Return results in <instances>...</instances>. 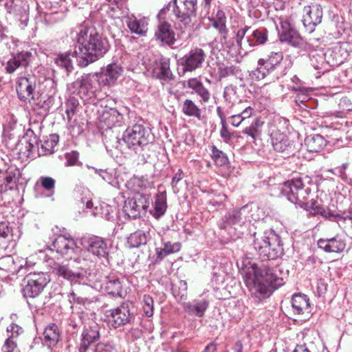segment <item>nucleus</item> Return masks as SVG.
<instances>
[{
  "label": "nucleus",
  "mask_w": 352,
  "mask_h": 352,
  "mask_svg": "<svg viewBox=\"0 0 352 352\" xmlns=\"http://www.w3.org/2000/svg\"><path fill=\"white\" fill-rule=\"evenodd\" d=\"M7 331L11 333L10 336H14V339L23 333V329L16 324H11L8 328Z\"/></svg>",
  "instance_id": "5fc2aeb1"
},
{
  "label": "nucleus",
  "mask_w": 352,
  "mask_h": 352,
  "mask_svg": "<svg viewBox=\"0 0 352 352\" xmlns=\"http://www.w3.org/2000/svg\"><path fill=\"white\" fill-rule=\"evenodd\" d=\"M53 272L57 275L62 276L63 278L66 277V267L59 263H54L53 266Z\"/></svg>",
  "instance_id": "864d4df0"
},
{
  "label": "nucleus",
  "mask_w": 352,
  "mask_h": 352,
  "mask_svg": "<svg viewBox=\"0 0 352 352\" xmlns=\"http://www.w3.org/2000/svg\"><path fill=\"white\" fill-rule=\"evenodd\" d=\"M94 352H111V351L108 346L104 345L102 344H98L96 346Z\"/></svg>",
  "instance_id": "774afa93"
},
{
  "label": "nucleus",
  "mask_w": 352,
  "mask_h": 352,
  "mask_svg": "<svg viewBox=\"0 0 352 352\" xmlns=\"http://www.w3.org/2000/svg\"><path fill=\"white\" fill-rule=\"evenodd\" d=\"M32 54L29 52H21L10 59L6 67V71L8 74L14 72L19 67L28 66Z\"/></svg>",
  "instance_id": "393cba45"
},
{
  "label": "nucleus",
  "mask_w": 352,
  "mask_h": 352,
  "mask_svg": "<svg viewBox=\"0 0 352 352\" xmlns=\"http://www.w3.org/2000/svg\"><path fill=\"white\" fill-rule=\"evenodd\" d=\"M206 57V54L201 48L195 47L180 59V64L184 72H193L202 67Z\"/></svg>",
  "instance_id": "4468645a"
},
{
  "label": "nucleus",
  "mask_w": 352,
  "mask_h": 352,
  "mask_svg": "<svg viewBox=\"0 0 352 352\" xmlns=\"http://www.w3.org/2000/svg\"><path fill=\"white\" fill-rule=\"evenodd\" d=\"M40 181L42 186L47 190L54 189L55 185V180L50 177H41Z\"/></svg>",
  "instance_id": "3c124183"
},
{
  "label": "nucleus",
  "mask_w": 352,
  "mask_h": 352,
  "mask_svg": "<svg viewBox=\"0 0 352 352\" xmlns=\"http://www.w3.org/2000/svg\"><path fill=\"white\" fill-rule=\"evenodd\" d=\"M230 124L236 127H238L240 124L245 123L243 120V118H241L239 113L230 116Z\"/></svg>",
  "instance_id": "052dcab7"
},
{
  "label": "nucleus",
  "mask_w": 352,
  "mask_h": 352,
  "mask_svg": "<svg viewBox=\"0 0 352 352\" xmlns=\"http://www.w3.org/2000/svg\"><path fill=\"white\" fill-rule=\"evenodd\" d=\"M60 330L58 326L54 323L47 326L43 334V344L47 346L54 352H59L56 350L60 341Z\"/></svg>",
  "instance_id": "aec40b11"
},
{
  "label": "nucleus",
  "mask_w": 352,
  "mask_h": 352,
  "mask_svg": "<svg viewBox=\"0 0 352 352\" xmlns=\"http://www.w3.org/2000/svg\"><path fill=\"white\" fill-rule=\"evenodd\" d=\"M227 221L229 224L236 225L241 222V212L234 210L228 214Z\"/></svg>",
  "instance_id": "09e8293b"
},
{
  "label": "nucleus",
  "mask_w": 352,
  "mask_h": 352,
  "mask_svg": "<svg viewBox=\"0 0 352 352\" xmlns=\"http://www.w3.org/2000/svg\"><path fill=\"white\" fill-rule=\"evenodd\" d=\"M53 248L57 254V256H54L57 260L59 259V256H63L66 250V236L64 235H59L54 239L52 243Z\"/></svg>",
  "instance_id": "ea45409f"
},
{
  "label": "nucleus",
  "mask_w": 352,
  "mask_h": 352,
  "mask_svg": "<svg viewBox=\"0 0 352 352\" xmlns=\"http://www.w3.org/2000/svg\"><path fill=\"white\" fill-rule=\"evenodd\" d=\"M126 25L132 33L144 36L148 32V19L146 17L140 19L134 15L128 16Z\"/></svg>",
  "instance_id": "5701e85b"
},
{
  "label": "nucleus",
  "mask_w": 352,
  "mask_h": 352,
  "mask_svg": "<svg viewBox=\"0 0 352 352\" xmlns=\"http://www.w3.org/2000/svg\"><path fill=\"white\" fill-rule=\"evenodd\" d=\"M36 82L34 78H19L16 86L19 98L23 101L30 100L33 97Z\"/></svg>",
  "instance_id": "6ab92c4d"
},
{
  "label": "nucleus",
  "mask_w": 352,
  "mask_h": 352,
  "mask_svg": "<svg viewBox=\"0 0 352 352\" xmlns=\"http://www.w3.org/2000/svg\"><path fill=\"white\" fill-rule=\"evenodd\" d=\"M95 81L97 82V80L94 74H84L73 82V87L80 89V92L94 93L98 89L96 85L94 84Z\"/></svg>",
  "instance_id": "bb28decb"
},
{
  "label": "nucleus",
  "mask_w": 352,
  "mask_h": 352,
  "mask_svg": "<svg viewBox=\"0 0 352 352\" xmlns=\"http://www.w3.org/2000/svg\"><path fill=\"white\" fill-rule=\"evenodd\" d=\"M223 98L228 104H233L238 100L236 87L232 85L226 86L224 88Z\"/></svg>",
  "instance_id": "79ce46f5"
},
{
  "label": "nucleus",
  "mask_w": 352,
  "mask_h": 352,
  "mask_svg": "<svg viewBox=\"0 0 352 352\" xmlns=\"http://www.w3.org/2000/svg\"><path fill=\"white\" fill-rule=\"evenodd\" d=\"M221 125L222 127L220 131L221 137L224 140L225 142H228L232 138V134L229 132L226 123Z\"/></svg>",
  "instance_id": "e2e57ef3"
},
{
  "label": "nucleus",
  "mask_w": 352,
  "mask_h": 352,
  "mask_svg": "<svg viewBox=\"0 0 352 352\" xmlns=\"http://www.w3.org/2000/svg\"><path fill=\"white\" fill-rule=\"evenodd\" d=\"M158 77L164 80L172 79L173 74L170 69V63L168 60H162L160 62L159 67Z\"/></svg>",
  "instance_id": "a19ab883"
},
{
  "label": "nucleus",
  "mask_w": 352,
  "mask_h": 352,
  "mask_svg": "<svg viewBox=\"0 0 352 352\" xmlns=\"http://www.w3.org/2000/svg\"><path fill=\"white\" fill-rule=\"evenodd\" d=\"M182 111L187 116L201 120V110L192 100L186 99L184 101Z\"/></svg>",
  "instance_id": "f704fd0d"
},
{
  "label": "nucleus",
  "mask_w": 352,
  "mask_h": 352,
  "mask_svg": "<svg viewBox=\"0 0 352 352\" xmlns=\"http://www.w3.org/2000/svg\"><path fill=\"white\" fill-rule=\"evenodd\" d=\"M72 37L79 44L78 51L67 52V71L72 58L80 67H84L103 56L109 50L108 41L93 27L85 25L78 28L75 32H71Z\"/></svg>",
  "instance_id": "f257e3e1"
},
{
  "label": "nucleus",
  "mask_w": 352,
  "mask_h": 352,
  "mask_svg": "<svg viewBox=\"0 0 352 352\" xmlns=\"http://www.w3.org/2000/svg\"><path fill=\"white\" fill-rule=\"evenodd\" d=\"M311 192L309 186L305 184L300 178L285 182L282 188V193L287 196L288 200L301 207L308 206Z\"/></svg>",
  "instance_id": "6e6552de"
},
{
  "label": "nucleus",
  "mask_w": 352,
  "mask_h": 352,
  "mask_svg": "<svg viewBox=\"0 0 352 352\" xmlns=\"http://www.w3.org/2000/svg\"><path fill=\"white\" fill-rule=\"evenodd\" d=\"M155 40L168 46H172L175 43V33L171 28V25L168 22H162L157 26L155 32Z\"/></svg>",
  "instance_id": "412c9836"
},
{
  "label": "nucleus",
  "mask_w": 352,
  "mask_h": 352,
  "mask_svg": "<svg viewBox=\"0 0 352 352\" xmlns=\"http://www.w3.org/2000/svg\"><path fill=\"white\" fill-rule=\"evenodd\" d=\"M254 111L251 107H246L240 114L245 123L247 120L254 114Z\"/></svg>",
  "instance_id": "bf43d9fd"
},
{
  "label": "nucleus",
  "mask_w": 352,
  "mask_h": 352,
  "mask_svg": "<svg viewBox=\"0 0 352 352\" xmlns=\"http://www.w3.org/2000/svg\"><path fill=\"white\" fill-rule=\"evenodd\" d=\"M341 50L342 47L338 46L329 49L326 52V56L329 59L328 61L331 62V64L335 65L341 64L344 59L342 54H339Z\"/></svg>",
  "instance_id": "58836bf2"
},
{
  "label": "nucleus",
  "mask_w": 352,
  "mask_h": 352,
  "mask_svg": "<svg viewBox=\"0 0 352 352\" xmlns=\"http://www.w3.org/2000/svg\"><path fill=\"white\" fill-rule=\"evenodd\" d=\"M54 63L57 66L66 67V54L63 53L57 54L54 58Z\"/></svg>",
  "instance_id": "13d9d810"
},
{
  "label": "nucleus",
  "mask_w": 352,
  "mask_h": 352,
  "mask_svg": "<svg viewBox=\"0 0 352 352\" xmlns=\"http://www.w3.org/2000/svg\"><path fill=\"white\" fill-rule=\"evenodd\" d=\"M122 68L116 63L109 64L102 72L94 74L98 85H111L113 84L122 73Z\"/></svg>",
  "instance_id": "f3484780"
},
{
  "label": "nucleus",
  "mask_w": 352,
  "mask_h": 352,
  "mask_svg": "<svg viewBox=\"0 0 352 352\" xmlns=\"http://www.w3.org/2000/svg\"><path fill=\"white\" fill-rule=\"evenodd\" d=\"M323 15L322 8L320 5L312 3L303 8L302 23L307 32L311 33L316 26L322 21Z\"/></svg>",
  "instance_id": "f8f14e48"
},
{
  "label": "nucleus",
  "mask_w": 352,
  "mask_h": 352,
  "mask_svg": "<svg viewBox=\"0 0 352 352\" xmlns=\"http://www.w3.org/2000/svg\"><path fill=\"white\" fill-rule=\"evenodd\" d=\"M129 335H130L134 339H138V338H140V336L142 335V331H141V330H140L138 328L131 329L129 331Z\"/></svg>",
  "instance_id": "338daca9"
},
{
  "label": "nucleus",
  "mask_w": 352,
  "mask_h": 352,
  "mask_svg": "<svg viewBox=\"0 0 352 352\" xmlns=\"http://www.w3.org/2000/svg\"><path fill=\"white\" fill-rule=\"evenodd\" d=\"M49 281V276L43 272L28 274L22 284L23 297L28 299L38 296Z\"/></svg>",
  "instance_id": "1a4fd4ad"
},
{
  "label": "nucleus",
  "mask_w": 352,
  "mask_h": 352,
  "mask_svg": "<svg viewBox=\"0 0 352 352\" xmlns=\"http://www.w3.org/2000/svg\"><path fill=\"white\" fill-rule=\"evenodd\" d=\"M212 26L215 28L221 35V43L229 52H232L234 43L230 41H228V30L226 26L227 19L224 12L219 10L214 18L210 19Z\"/></svg>",
  "instance_id": "dca6fc26"
},
{
  "label": "nucleus",
  "mask_w": 352,
  "mask_h": 352,
  "mask_svg": "<svg viewBox=\"0 0 352 352\" xmlns=\"http://www.w3.org/2000/svg\"><path fill=\"white\" fill-rule=\"evenodd\" d=\"M279 37L282 42H287L294 47H301L304 45V41L298 32L291 27L287 21H282L280 23V30H279Z\"/></svg>",
  "instance_id": "a211bd4d"
},
{
  "label": "nucleus",
  "mask_w": 352,
  "mask_h": 352,
  "mask_svg": "<svg viewBox=\"0 0 352 352\" xmlns=\"http://www.w3.org/2000/svg\"><path fill=\"white\" fill-rule=\"evenodd\" d=\"M235 74V67L233 66L221 65L219 67L218 74L220 78H226Z\"/></svg>",
  "instance_id": "de8ad7c7"
},
{
  "label": "nucleus",
  "mask_w": 352,
  "mask_h": 352,
  "mask_svg": "<svg viewBox=\"0 0 352 352\" xmlns=\"http://www.w3.org/2000/svg\"><path fill=\"white\" fill-rule=\"evenodd\" d=\"M209 305L208 300L195 299L192 302L183 303V307L186 312L190 316L203 317Z\"/></svg>",
  "instance_id": "b1692460"
},
{
  "label": "nucleus",
  "mask_w": 352,
  "mask_h": 352,
  "mask_svg": "<svg viewBox=\"0 0 352 352\" xmlns=\"http://www.w3.org/2000/svg\"><path fill=\"white\" fill-rule=\"evenodd\" d=\"M276 68L265 58H259L257 67L251 73V77L255 80H261L272 73Z\"/></svg>",
  "instance_id": "a878e982"
},
{
  "label": "nucleus",
  "mask_w": 352,
  "mask_h": 352,
  "mask_svg": "<svg viewBox=\"0 0 352 352\" xmlns=\"http://www.w3.org/2000/svg\"><path fill=\"white\" fill-rule=\"evenodd\" d=\"M85 243L87 245L86 248L87 251L99 258L106 257L108 255L107 245L105 241L99 236H92L86 239L85 238L75 239L67 236V251L72 249L76 256L74 259L70 256L69 265H73L75 263L80 262V253L81 252V247H85ZM69 252H67V254Z\"/></svg>",
  "instance_id": "7ed1b4c3"
},
{
  "label": "nucleus",
  "mask_w": 352,
  "mask_h": 352,
  "mask_svg": "<svg viewBox=\"0 0 352 352\" xmlns=\"http://www.w3.org/2000/svg\"><path fill=\"white\" fill-rule=\"evenodd\" d=\"M346 166L347 164H344L341 166L337 167L334 169H329L327 171L332 173L335 175L344 178L345 177V170L346 168Z\"/></svg>",
  "instance_id": "4d7b16f0"
},
{
  "label": "nucleus",
  "mask_w": 352,
  "mask_h": 352,
  "mask_svg": "<svg viewBox=\"0 0 352 352\" xmlns=\"http://www.w3.org/2000/svg\"><path fill=\"white\" fill-rule=\"evenodd\" d=\"M318 248L326 252H342L346 247L345 241L338 235L332 238L320 239L318 241Z\"/></svg>",
  "instance_id": "4be33fe9"
},
{
  "label": "nucleus",
  "mask_w": 352,
  "mask_h": 352,
  "mask_svg": "<svg viewBox=\"0 0 352 352\" xmlns=\"http://www.w3.org/2000/svg\"><path fill=\"white\" fill-rule=\"evenodd\" d=\"M149 204V195L136 193L125 201L124 210L129 217L136 219L146 214Z\"/></svg>",
  "instance_id": "9b49d317"
},
{
  "label": "nucleus",
  "mask_w": 352,
  "mask_h": 352,
  "mask_svg": "<svg viewBox=\"0 0 352 352\" xmlns=\"http://www.w3.org/2000/svg\"><path fill=\"white\" fill-rule=\"evenodd\" d=\"M121 119V114L116 109H106L99 112L100 122L104 123L107 128H111L120 122Z\"/></svg>",
  "instance_id": "cd10ccee"
},
{
  "label": "nucleus",
  "mask_w": 352,
  "mask_h": 352,
  "mask_svg": "<svg viewBox=\"0 0 352 352\" xmlns=\"http://www.w3.org/2000/svg\"><path fill=\"white\" fill-rule=\"evenodd\" d=\"M147 236L142 230H137L128 238V243L131 248H138L146 243Z\"/></svg>",
  "instance_id": "4c0bfd02"
},
{
  "label": "nucleus",
  "mask_w": 352,
  "mask_h": 352,
  "mask_svg": "<svg viewBox=\"0 0 352 352\" xmlns=\"http://www.w3.org/2000/svg\"><path fill=\"white\" fill-rule=\"evenodd\" d=\"M197 0H175L173 12L177 17L178 28L184 30L190 27L192 16L195 15Z\"/></svg>",
  "instance_id": "9d476101"
},
{
  "label": "nucleus",
  "mask_w": 352,
  "mask_h": 352,
  "mask_svg": "<svg viewBox=\"0 0 352 352\" xmlns=\"http://www.w3.org/2000/svg\"><path fill=\"white\" fill-rule=\"evenodd\" d=\"M107 317L109 323L114 328L117 329L129 322H130L132 315L130 313L128 306L124 304L107 311Z\"/></svg>",
  "instance_id": "2eb2a0df"
},
{
  "label": "nucleus",
  "mask_w": 352,
  "mask_h": 352,
  "mask_svg": "<svg viewBox=\"0 0 352 352\" xmlns=\"http://www.w3.org/2000/svg\"><path fill=\"white\" fill-rule=\"evenodd\" d=\"M122 287V286L120 281L117 278L107 280L102 285V289H104V291L113 296H121Z\"/></svg>",
  "instance_id": "e433bc0d"
},
{
  "label": "nucleus",
  "mask_w": 352,
  "mask_h": 352,
  "mask_svg": "<svg viewBox=\"0 0 352 352\" xmlns=\"http://www.w3.org/2000/svg\"><path fill=\"white\" fill-rule=\"evenodd\" d=\"M153 140L151 130L140 124L127 127L122 135V140L126 146L135 153L142 151Z\"/></svg>",
  "instance_id": "423d86ee"
},
{
  "label": "nucleus",
  "mask_w": 352,
  "mask_h": 352,
  "mask_svg": "<svg viewBox=\"0 0 352 352\" xmlns=\"http://www.w3.org/2000/svg\"><path fill=\"white\" fill-rule=\"evenodd\" d=\"M59 141V136L57 134H51L41 141V146H38L37 137L32 134L23 137L21 145H25L24 153L29 158L34 159L38 156L47 155L54 152L55 146Z\"/></svg>",
  "instance_id": "20e7f679"
},
{
  "label": "nucleus",
  "mask_w": 352,
  "mask_h": 352,
  "mask_svg": "<svg viewBox=\"0 0 352 352\" xmlns=\"http://www.w3.org/2000/svg\"><path fill=\"white\" fill-rule=\"evenodd\" d=\"M326 146V140L318 134L307 136L305 140V146L309 152H319Z\"/></svg>",
  "instance_id": "2f4dec72"
},
{
  "label": "nucleus",
  "mask_w": 352,
  "mask_h": 352,
  "mask_svg": "<svg viewBox=\"0 0 352 352\" xmlns=\"http://www.w3.org/2000/svg\"><path fill=\"white\" fill-rule=\"evenodd\" d=\"M83 274L80 272V271H78V272H73L72 270H67V279H71V280H73L74 278H81L82 277H83Z\"/></svg>",
  "instance_id": "69168bd1"
},
{
  "label": "nucleus",
  "mask_w": 352,
  "mask_h": 352,
  "mask_svg": "<svg viewBox=\"0 0 352 352\" xmlns=\"http://www.w3.org/2000/svg\"><path fill=\"white\" fill-rule=\"evenodd\" d=\"M3 352H20L14 336H9L6 339L3 346Z\"/></svg>",
  "instance_id": "a18cd8bd"
},
{
  "label": "nucleus",
  "mask_w": 352,
  "mask_h": 352,
  "mask_svg": "<svg viewBox=\"0 0 352 352\" xmlns=\"http://www.w3.org/2000/svg\"><path fill=\"white\" fill-rule=\"evenodd\" d=\"M245 282L252 297L257 301L269 297L273 290L284 284L283 279L278 277L271 268L264 265L258 268L255 264L248 269Z\"/></svg>",
  "instance_id": "f03ea898"
},
{
  "label": "nucleus",
  "mask_w": 352,
  "mask_h": 352,
  "mask_svg": "<svg viewBox=\"0 0 352 352\" xmlns=\"http://www.w3.org/2000/svg\"><path fill=\"white\" fill-rule=\"evenodd\" d=\"M79 153L77 151H72L67 153V166L82 165L78 161Z\"/></svg>",
  "instance_id": "603ef678"
},
{
  "label": "nucleus",
  "mask_w": 352,
  "mask_h": 352,
  "mask_svg": "<svg viewBox=\"0 0 352 352\" xmlns=\"http://www.w3.org/2000/svg\"><path fill=\"white\" fill-rule=\"evenodd\" d=\"M99 331L97 324L86 327L82 334V342L80 350L85 351L88 346L99 338Z\"/></svg>",
  "instance_id": "c756f323"
},
{
  "label": "nucleus",
  "mask_w": 352,
  "mask_h": 352,
  "mask_svg": "<svg viewBox=\"0 0 352 352\" xmlns=\"http://www.w3.org/2000/svg\"><path fill=\"white\" fill-rule=\"evenodd\" d=\"M250 28L245 26L239 29L236 34V44L232 46V51L241 56L245 55L248 50L255 45H263L268 39V31L265 28L256 29L252 32V39H245L246 32Z\"/></svg>",
  "instance_id": "0eeeda50"
},
{
  "label": "nucleus",
  "mask_w": 352,
  "mask_h": 352,
  "mask_svg": "<svg viewBox=\"0 0 352 352\" xmlns=\"http://www.w3.org/2000/svg\"><path fill=\"white\" fill-rule=\"evenodd\" d=\"M203 85V83L196 78H190L187 81V87L197 91Z\"/></svg>",
  "instance_id": "6e6d98bb"
},
{
  "label": "nucleus",
  "mask_w": 352,
  "mask_h": 352,
  "mask_svg": "<svg viewBox=\"0 0 352 352\" xmlns=\"http://www.w3.org/2000/svg\"><path fill=\"white\" fill-rule=\"evenodd\" d=\"M195 93L201 98V102H208L210 98V94L208 89L202 85Z\"/></svg>",
  "instance_id": "8fccbe9b"
},
{
  "label": "nucleus",
  "mask_w": 352,
  "mask_h": 352,
  "mask_svg": "<svg viewBox=\"0 0 352 352\" xmlns=\"http://www.w3.org/2000/svg\"><path fill=\"white\" fill-rule=\"evenodd\" d=\"M162 248H157L155 249L157 259L161 261L167 255L178 252L182 247L179 242L170 243V241H164L162 240Z\"/></svg>",
  "instance_id": "473e14b6"
},
{
  "label": "nucleus",
  "mask_w": 352,
  "mask_h": 352,
  "mask_svg": "<svg viewBox=\"0 0 352 352\" xmlns=\"http://www.w3.org/2000/svg\"><path fill=\"white\" fill-rule=\"evenodd\" d=\"M292 306L294 311L298 315H309L310 305L309 298L306 295L295 294L292 298Z\"/></svg>",
  "instance_id": "c85d7f7f"
},
{
  "label": "nucleus",
  "mask_w": 352,
  "mask_h": 352,
  "mask_svg": "<svg viewBox=\"0 0 352 352\" xmlns=\"http://www.w3.org/2000/svg\"><path fill=\"white\" fill-rule=\"evenodd\" d=\"M30 102L34 111L41 116H45L52 105V100L50 98L45 99L44 97H39L35 99L32 97Z\"/></svg>",
  "instance_id": "7c9ffc66"
},
{
  "label": "nucleus",
  "mask_w": 352,
  "mask_h": 352,
  "mask_svg": "<svg viewBox=\"0 0 352 352\" xmlns=\"http://www.w3.org/2000/svg\"><path fill=\"white\" fill-rule=\"evenodd\" d=\"M271 142L274 149L287 155L293 154L295 151L294 142L289 137L275 126L270 130Z\"/></svg>",
  "instance_id": "ddd939ff"
},
{
  "label": "nucleus",
  "mask_w": 352,
  "mask_h": 352,
  "mask_svg": "<svg viewBox=\"0 0 352 352\" xmlns=\"http://www.w3.org/2000/svg\"><path fill=\"white\" fill-rule=\"evenodd\" d=\"M265 58L276 69L283 59V54L280 52H272Z\"/></svg>",
  "instance_id": "49530a36"
},
{
  "label": "nucleus",
  "mask_w": 352,
  "mask_h": 352,
  "mask_svg": "<svg viewBox=\"0 0 352 352\" xmlns=\"http://www.w3.org/2000/svg\"><path fill=\"white\" fill-rule=\"evenodd\" d=\"M184 177V173L182 170H178L172 179L171 185L173 188H175L177 183L181 181Z\"/></svg>",
  "instance_id": "0e129e2a"
},
{
  "label": "nucleus",
  "mask_w": 352,
  "mask_h": 352,
  "mask_svg": "<svg viewBox=\"0 0 352 352\" xmlns=\"http://www.w3.org/2000/svg\"><path fill=\"white\" fill-rule=\"evenodd\" d=\"M263 124V122L256 118L252 120L250 126L243 130L242 133L255 140L261 134Z\"/></svg>",
  "instance_id": "c9c22d12"
},
{
  "label": "nucleus",
  "mask_w": 352,
  "mask_h": 352,
  "mask_svg": "<svg viewBox=\"0 0 352 352\" xmlns=\"http://www.w3.org/2000/svg\"><path fill=\"white\" fill-rule=\"evenodd\" d=\"M212 157L217 166H221L228 162L226 155L217 147L213 146L212 150Z\"/></svg>",
  "instance_id": "c03bdc74"
},
{
  "label": "nucleus",
  "mask_w": 352,
  "mask_h": 352,
  "mask_svg": "<svg viewBox=\"0 0 352 352\" xmlns=\"http://www.w3.org/2000/svg\"><path fill=\"white\" fill-rule=\"evenodd\" d=\"M10 231L8 225L6 222H0V238H6Z\"/></svg>",
  "instance_id": "680f3d73"
},
{
  "label": "nucleus",
  "mask_w": 352,
  "mask_h": 352,
  "mask_svg": "<svg viewBox=\"0 0 352 352\" xmlns=\"http://www.w3.org/2000/svg\"><path fill=\"white\" fill-rule=\"evenodd\" d=\"M142 309L144 314L147 317H151L153 315V299L149 295H144L142 299Z\"/></svg>",
  "instance_id": "37998d69"
},
{
  "label": "nucleus",
  "mask_w": 352,
  "mask_h": 352,
  "mask_svg": "<svg viewBox=\"0 0 352 352\" xmlns=\"http://www.w3.org/2000/svg\"><path fill=\"white\" fill-rule=\"evenodd\" d=\"M254 247L259 255L267 260H274L283 253L280 237L273 231H265L262 236L256 238Z\"/></svg>",
  "instance_id": "39448f33"
},
{
  "label": "nucleus",
  "mask_w": 352,
  "mask_h": 352,
  "mask_svg": "<svg viewBox=\"0 0 352 352\" xmlns=\"http://www.w3.org/2000/svg\"><path fill=\"white\" fill-rule=\"evenodd\" d=\"M167 208L166 191L158 193L155 197L153 215L159 219L165 213Z\"/></svg>",
  "instance_id": "72a5a7b5"
}]
</instances>
